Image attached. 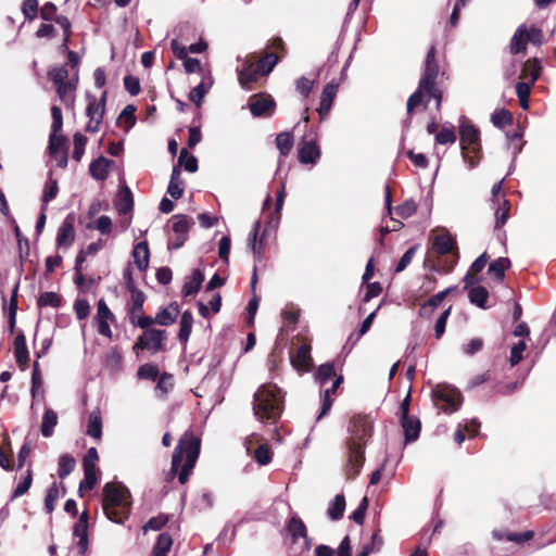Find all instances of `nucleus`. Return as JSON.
I'll return each instance as SVG.
<instances>
[{"label": "nucleus", "mask_w": 556, "mask_h": 556, "mask_svg": "<svg viewBox=\"0 0 556 556\" xmlns=\"http://www.w3.org/2000/svg\"><path fill=\"white\" fill-rule=\"evenodd\" d=\"M204 280V275L200 269H194L190 277L185 281L182 287V293L186 296L195 294Z\"/></svg>", "instance_id": "obj_30"}, {"label": "nucleus", "mask_w": 556, "mask_h": 556, "mask_svg": "<svg viewBox=\"0 0 556 556\" xmlns=\"http://www.w3.org/2000/svg\"><path fill=\"white\" fill-rule=\"evenodd\" d=\"M48 76L54 85L66 83L68 78V71L65 66L54 67L49 71Z\"/></svg>", "instance_id": "obj_61"}, {"label": "nucleus", "mask_w": 556, "mask_h": 556, "mask_svg": "<svg viewBox=\"0 0 556 556\" xmlns=\"http://www.w3.org/2000/svg\"><path fill=\"white\" fill-rule=\"evenodd\" d=\"M132 206L134 198L131 190L127 186H124L118 192L116 208L119 214H127L132 210Z\"/></svg>", "instance_id": "obj_34"}, {"label": "nucleus", "mask_w": 556, "mask_h": 556, "mask_svg": "<svg viewBox=\"0 0 556 556\" xmlns=\"http://www.w3.org/2000/svg\"><path fill=\"white\" fill-rule=\"evenodd\" d=\"M526 348L527 345L525 341H519L511 348L509 355V363L511 366L519 364V362L522 359Z\"/></svg>", "instance_id": "obj_63"}, {"label": "nucleus", "mask_w": 556, "mask_h": 556, "mask_svg": "<svg viewBox=\"0 0 556 556\" xmlns=\"http://www.w3.org/2000/svg\"><path fill=\"white\" fill-rule=\"evenodd\" d=\"M434 405L445 414H453L463 403L462 393L451 386L439 384L432 391Z\"/></svg>", "instance_id": "obj_8"}, {"label": "nucleus", "mask_w": 556, "mask_h": 556, "mask_svg": "<svg viewBox=\"0 0 556 556\" xmlns=\"http://www.w3.org/2000/svg\"><path fill=\"white\" fill-rule=\"evenodd\" d=\"M67 140L64 136L59 135V132H53L51 130L49 137V151L52 157H58L61 151H66Z\"/></svg>", "instance_id": "obj_44"}, {"label": "nucleus", "mask_w": 556, "mask_h": 556, "mask_svg": "<svg viewBox=\"0 0 556 556\" xmlns=\"http://www.w3.org/2000/svg\"><path fill=\"white\" fill-rule=\"evenodd\" d=\"M138 377L146 380H156L159 377V368L156 365L147 363L139 367Z\"/></svg>", "instance_id": "obj_55"}, {"label": "nucleus", "mask_w": 556, "mask_h": 556, "mask_svg": "<svg viewBox=\"0 0 556 556\" xmlns=\"http://www.w3.org/2000/svg\"><path fill=\"white\" fill-rule=\"evenodd\" d=\"M313 86H314V80L308 79L304 76L300 77L295 81V90L304 98H307L311 94V92L313 90Z\"/></svg>", "instance_id": "obj_62"}, {"label": "nucleus", "mask_w": 556, "mask_h": 556, "mask_svg": "<svg viewBox=\"0 0 556 556\" xmlns=\"http://www.w3.org/2000/svg\"><path fill=\"white\" fill-rule=\"evenodd\" d=\"M311 362V346L307 344L301 345L296 354L291 356V364L296 370H308Z\"/></svg>", "instance_id": "obj_24"}, {"label": "nucleus", "mask_w": 556, "mask_h": 556, "mask_svg": "<svg viewBox=\"0 0 556 556\" xmlns=\"http://www.w3.org/2000/svg\"><path fill=\"white\" fill-rule=\"evenodd\" d=\"M438 74L439 66L435 62V48L432 46L426 56L425 71L422 77L420 78L419 86L407 100L406 109L408 114H410L413 110L421 103L422 92H426L428 97L435 99V106L437 109H440L442 93L435 87Z\"/></svg>", "instance_id": "obj_5"}, {"label": "nucleus", "mask_w": 556, "mask_h": 556, "mask_svg": "<svg viewBox=\"0 0 556 556\" xmlns=\"http://www.w3.org/2000/svg\"><path fill=\"white\" fill-rule=\"evenodd\" d=\"M337 92V84L329 83L324 87L320 96L319 106L317 108V112L321 118L327 117L330 113Z\"/></svg>", "instance_id": "obj_15"}, {"label": "nucleus", "mask_w": 556, "mask_h": 556, "mask_svg": "<svg viewBox=\"0 0 556 556\" xmlns=\"http://www.w3.org/2000/svg\"><path fill=\"white\" fill-rule=\"evenodd\" d=\"M299 162L302 164L314 165L320 159V149L315 139H303L298 148Z\"/></svg>", "instance_id": "obj_12"}, {"label": "nucleus", "mask_w": 556, "mask_h": 556, "mask_svg": "<svg viewBox=\"0 0 556 556\" xmlns=\"http://www.w3.org/2000/svg\"><path fill=\"white\" fill-rule=\"evenodd\" d=\"M74 141V150H73V159L79 162L85 152V146L87 143V137L80 132H76L73 137Z\"/></svg>", "instance_id": "obj_54"}, {"label": "nucleus", "mask_w": 556, "mask_h": 556, "mask_svg": "<svg viewBox=\"0 0 556 556\" xmlns=\"http://www.w3.org/2000/svg\"><path fill=\"white\" fill-rule=\"evenodd\" d=\"M74 535L78 538L80 554H85L88 548V513L83 511L78 521L74 526Z\"/></svg>", "instance_id": "obj_19"}, {"label": "nucleus", "mask_w": 556, "mask_h": 556, "mask_svg": "<svg viewBox=\"0 0 556 556\" xmlns=\"http://www.w3.org/2000/svg\"><path fill=\"white\" fill-rule=\"evenodd\" d=\"M278 63V56L275 53H266L256 64L261 75H268L276 64Z\"/></svg>", "instance_id": "obj_48"}, {"label": "nucleus", "mask_w": 556, "mask_h": 556, "mask_svg": "<svg viewBox=\"0 0 556 556\" xmlns=\"http://www.w3.org/2000/svg\"><path fill=\"white\" fill-rule=\"evenodd\" d=\"M283 409V393L276 384L266 383L254 394L253 410L261 422H276Z\"/></svg>", "instance_id": "obj_4"}, {"label": "nucleus", "mask_w": 556, "mask_h": 556, "mask_svg": "<svg viewBox=\"0 0 556 556\" xmlns=\"http://www.w3.org/2000/svg\"><path fill=\"white\" fill-rule=\"evenodd\" d=\"M105 99L106 92H103L99 101H97L94 97H89V102L86 111L87 116L89 117V122L86 126L87 131H98L104 114Z\"/></svg>", "instance_id": "obj_11"}, {"label": "nucleus", "mask_w": 556, "mask_h": 556, "mask_svg": "<svg viewBox=\"0 0 556 556\" xmlns=\"http://www.w3.org/2000/svg\"><path fill=\"white\" fill-rule=\"evenodd\" d=\"M453 288H447L431 296L420 308L421 316H430L434 308L444 300Z\"/></svg>", "instance_id": "obj_41"}, {"label": "nucleus", "mask_w": 556, "mask_h": 556, "mask_svg": "<svg viewBox=\"0 0 556 556\" xmlns=\"http://www.w3.org/2000/svg\"><path fill=\"white\" fill-rule=\"evenodd\" d=\"M22 12L26 21H33L38 15V0H24Z\"/></svg>", "instance_id": "obj_58"}, {"label": "nucleus", "mask_w": 556, "mask_h": 556, "mask_svg": "<svg viewBox=\"0 0 556 556\" xmlns=\"http://www.w3.org/2000/svg\"><path fill=\"white\" fill-rule=\"evenodd\" d=\"M113 165L111 160L100 156L92 161L89 166L90 175L97 180H105L109 176V168Z\"/></svg>", "instance_id": "obj_25"}, {"label": "nucleus", "mask_w": 556, "mask_h": 556, "mask_svg": "<svg viewBox=\"0 0 556 556\" xmlns=\"http://www.w3.org/2000/svg\"><path fill=\"white\" fill-rule=\"evenodd\" d=\"M401 426L404 431L405 443H410L419 438L421 424L415 416L401 418Z\"/></svg>", "instance_id": "obj_21"}, {"label": "nucleus", "mask_w": 556, "mask_h": 556, "mask_svg": "<svg viewBox=\"0 0 556 556\" xmlns=\"http://www.w3.org/2000/svg\"><path fill=\"white\" fill-rule=\"evenodd\" d=\"M275 106V100L270 96L252 97L249 101V108L254 117L273 115Z\"/></svg>", "instance_id": "obj_13"}, {"label": "nucleus", "mask_w": 556, "mask_h": 556, "mask_svg": "<svg viewBox=\"0 0 556 556\" xmlns=\"http://www.w3.org/2000/svg\"><path fill=\"white\" fill-rule=\"evenodd\" d=\"M417 212V204L414 200H406L396 207V214L402 218H408Z\"/></svg>", "instance_id": "obj_60"}, {"label": "nucleus", "mask_w": 556, "mask_h": 556, "mask_svg": "<svg viewBox=\"0 0 556 556\" xmlns=\"http://www.w3.org/2000/svg\"><path fill=\"white\" fill-rule=\"evenodd\" d=\"M146 296L142 291L134 290L131 292V307H130V317H136L143 311V303Z\"/></svg>", "instance_id": "obj_53"}, {"label": "nucleus", "mask_w": 556, "mask_h": 556, "mask_svg": "<svg viewBox=\"0 0 556 556\" xmlns=\"http://www.w3.org/2000/svg\"><path fill=\"white\" fill-rule=\"evenodd\" d=\"M260 227H261V224H260L258 220H256L254 223L252 231H251V233L249 235V238H248V247L251 249V251H252L256 262L261 261L262 253H263V245H262V243H260V244L256 243V238H257V235H258Z\"/></svg>", "instance_id": "obj_45"}, {"label": "nucleus", "mask_w": 556, "mask_h": 556, "mask_svg": "<svg viewBox=\"0 0 556 556\" xmlns=\"http://www.w3.org/2000/svg\"><path fill=\"white\" fill-rule=\"evenodd\" d=\"M178 316V306L170 305L161 309L155 316V324L161 326H169L175 323Z\"/></svg>", "instance_id": "obj_40"}, {"label": "nucleus", "mask_w": 556, "mask_h": 556, "mask_svg": "<svg viewBox=\"0 0 556 556\" xmlns=\"http://www.w3.org/2000/svg\"><path fill=\"white\" fill-rule=\"evenodd\" d=\"M200 439L187 431L174 450L170 471L178 475L181 484L188 480L190 471L195 465L200 454Z\"/></svg>", "instance_id": "obj_2"}, {"label": "nucleus", "mask_w": 556, "mask_h": 556, "mask_svg": "<svg viewBox=\"0 0 556 556\" xmlns=\"http://www.w3.org/2000/svg\"><path fill=\"white\" fill-rule=\"evenodd\" d=\"M58 465V475L61 479H64L74 470L76 460L70 454H63L60 456Z\"/></svg>", "instance_id": "obj_47"}, {"label": "nucleus", "mask_w": 556, "mask_h": 556, "mask_svg": "<svg viewBox=\"0 0 556 556\" xmlns=\"http://www.w3.org/2000/svg\"><path fill=\"white\" fill-rule=\"evenodd\" d=\"M491 122L495 127L503 129L505 126L513 124V115L508 110L501 109L491 115Z\"/></svg>", "instance_id": "obj_49"}, {"label": "nucleus", "mask_w": 556, "mask_h": 556, "mask_svg": "<svg viewBox=\"0 0 556 556\" xmlns=\"http://www.w3.org/2000/svg\"><path fill=\"white\" fill-rule=\"evenodd\" d=\"M345 510V497L343 494H337L327 508V516L330 520L337 521L342 518Z\"/></svg>", "instance_id": "obj_33"}, {"label": "nucleus", "mask_w": 556, "mask_h": 556, "mask_svg": "<svg viewBox=\"0 0 556 556\" xmlns=\"http://www.w3.org/2000/svg\"><path fill=\"white\" fill-rule=\"evenodd\" d=\"M172 222L173 235L168 240V249L178 250L187 241L193 220L185 214H176L172 217Z\"/></svg>", "instance_id": "obj_9"}, {"label": "nucleus", "mask_w": 556, "mask_h": 556, "mask_svg": "<svg viewBox=\"0 0 556 556\" xmlns=\"http://www.w3.org/2000/svg\"><path fill=\"white\" fill-rule=\"evenodd\" d=\"M459 137L463 160L469 168H473L480 160V131L475 125L463 119L459 125Z\"/></svg>", "instance_id": "obj_6"}, {"label": "nucleus", "mask_w": 556, "mask_h": 556, "mask_svg": "<svg viewBox=\"0 0 556 556\" xmlns=\"http://www.w3.org/2000/svg\"><path fill=\"white\" fill-rule=\"evenodd\" d=\"M173 544L168 533H161L152 548V556H167Z\"/></svg>", "instance_id": "obj_42"}, {"label": "nucleus", "mask_w": 556, "mask_h": 556, "mask_svg": "<svg viewBox=\"0 0 556 556\" xmlns=\"http://www.w3.org/2000/svg\"><path fill=\"white\" fill-rule=\"evenodd\" d=\"M457 137L454 130L443 127L435 136V141L439 144L454 143Z\"/></svg>", "instance_id": "obj_64"}, {"label": "nucleus", "mask_w": 556, "mask_h": 556, "mask_svg": "<svg viewBox=\"0 0 556 556\" xmlns=\"http://www.w3.org/2000/svg\"><path fill=\"white\" fill-rule=\"evenodd\" d=\"M103 365L111 374L117 372L122 367V354L117 348H112L104 357Z\"/></svg>", "instance_id": "obj_39"}, {"label": "nucleus", "mask_w": 556, "mask_h": 556, "mask_svg": "<svg viewBox=\"0 0 556 556\" xmlns=\"http://www.w3.org/2000/svg\"><path fill=\"white\" fill-rule=\"evenodd\" d=\"M214 84L213 76L210 72L203 74L202 81L199 83L190 92L189 100L198 108L201 106L204 96L208 92Z\"/></svg>", "instance_id": "obj_18"}, {"label": "nucleus", "mask_w": 556, "mask_h": 556, "mask_svg": "<svg viewBox=\"0 0 556 556\" xmlns=\"http://www.w3.org/2000/svg\"><path fill=\"white\" fill-rule=\"evenodd\" d=\"M61 295L55 292H43L38 298L37 304L39 307H53L56 308L61 305Z\"/></svg>", "instance_id": "obj_51"}, {"label": "nucleus", "mask_w": 556, "mask_h": 556, "mask_svg": "<svg viewBox=\"0 0 556 556\" xmlns=\"http://www.w3.org/2000/svg\"><path fill=\"white\" fill-rule=\"evenodd\" d=\"M432 248L439 255H446L456 249V239L447 230H443L433 237Z\"/></svg>", "instance_id": "obj_16"}, {"label": "nucleus", "mask_w": 556, "mask_h": 556, "mask_svg": "<svg viewBox=\"0 0 556 556\" xmlns=\"http://www.w3.org/2000/svg\"><path fill=\"white\" fill-rule=\"evenodd\" d=\"M528 42H529L528 26L526 24H521L515 30V33L510 39V43H509L510 53L518 54L520 52L526 51Z\"/></svg>", "instance_id": "obj_20"}, {"label": "nucleus", "mask_w": 556, "mask_h": 556, "mask_svg": "<svg viewBox=\"0 0 556 556\" xmlns=\"http://www.w3.org/2000/svg\"><path fill=\"white\" fill-rule=\"evenodd\" d=\"M60 496V491L56 483H53L47 491L45 498V509L48 514L54 510L55 502Z\"/></svg>", "instance_id": "obj_56"}, {"label": "nucleus", "mask_w": 556, "mask_h": 556, "mask_svg": "<svg viewBox=\"0 0 556 556\" xmlns=\"http://www.w3.org/2000/svg\"><path fill=\"white\" fill-rule=\"evenodd\" d=\"M508 140V149L511 151L513 161L516 156L522 151L523 141H522V132L516 131L513 134H507Z\"/></svg>", "instance_id": "obj_52"}, {"label": "nucleus", "mask_w": 556, "mask_h": 556, "mask_svg": "<svg viewBox=\"0 0 556 556\" xmlns=\"http://www.w3.org/2000/svg\"><path fill=\"white\" fill-rule=\"evenodd\" d=\"M59 191L58 181L56 179L52 178V172L49 173V177L46 181L43 194H42V203L43 207H47L48 203L52 201Z\"/></svg>", "instance_id": "obj_46"}, {"label": "nucleus", "mask_w": 556, "mask_h": 556, "mask_svg": "<svg viewBox=\"0 0 556 556\" xmlns=\"http://www.w3.org/2000/svg\"><path fill=\"white\" fill-rule=\"evenodd\" d=\"M56 425L58 414L51 408L46 409L42 416V422L40 427L42 437L50 438L53 434Z\"/></svg>", "instance_id": "obj_35"}, {"label": "nucleus", "mask_w": 556, "mask_h": 556, "mask_svg": "<svg viewBox=\"0 0 556 556\" xmlns=\"http://www.w3.org/2000/svg\"><path fill=\"white\" fill-rule=\"evenodd\" d=\"M542 72V66L538 58L529 59L525 62L520 73V81L516 84V94L519 104L523 110L529 109V96L532 86L539 79Z\"/></svg>", "instance_id": "obj_7"}, {"label": "nucleus", "mask_w": 556, "mask_h": 556, "mask_svg": "<svg viewBox=\"0 0 556 556\" xmlns=\"http://www.w3.org/2000/svg\"><path fill=\"white\" fill-rule=\"evenodd\" d=\"M55 87H56V93L63 102H70L73 100L72 94L75 90V86L72 83H70V81L62 83V84L55 85Z\"/></svg>", "instance_id": "obj_59"}, {"label": "nucleus", "mask_w": 556, "mask_h": 556, "mask_svg": "<svg viewBox=\"0 0 556 556\" xmlns=\"http://www.w3.org/2000/svg\"><path fill=\"white\" fill-rule=\"evenodd\" d=\"M97 484V468L85 460L84 463V479L79 483V491L92 490Z\"/></svg>", "instance_id": "obj_37"}, {"label": "nucleus", "mask_w": 556, "mask_h": 556, "mask_svg": "<svg viewBox=\"0 0 556 556\" xmlns=\"http://www.w3.org/2000/svg\"><path fill=\"white\" fill-rule=\"evenodd\" d=\"M334 376L336 370L331 363L320 365L315 374V378L321 387H324Z\"/></svg>", "instance_id": "obj_50"}, {"label": "nucleus", "mask_w": 556, "mask_h": 556, "mask_svg": "<svg viewBox=\"0 0 556 556\" xmlns=\"http://www.w3.org/2000/svg\"><path fill=\"white\" fill-rule=\"evenodd\" d=\"M289 533L291 534L293 541L299 540L300 538L305 540L306 548L311 547V539L307 538L306 534V526L299 517H292L287 526Z\"/></svg>", "instance_id": "obj_28"}, {"label": "nucleus", "mask_w": 556, "mask_h": 556, "mask_svg": "<svg viewBox=\"0 0 556 556\" xmlns=\"http://www.w3.org/2000/svg\"><path fill=\"white\" fill-rule=\"evenodd\" d=\"M372 419L367 415L354 416L349 426V462L356 473L364 460V445L372 434Z\"/></svg>", "instance_id": "obj_3"}, {"label": "nucleus", "mask_w": 556, "mask_h": 556, "mask_svg": "<svg viewBox=\"0 0 556 556\" xmlns=\"http://www.w3.org/2000/svg\"><path fill=\"white\" fill-rule=\"evenodd\" d=\"M237 73L239 84L244 89H249L250 85L255 83L261 75L251 62H245L242 68L237 70Z\"/></svg>", "instance_id": "obj_23"}, {"label": "nucleus", "mask_w": 556, "mask_h": 556, "mask_svg": "<svg viewBox=\"0 0 556 556\" xmlns=\"http://www.w3.org/2000/svg\"><path fill=\"white\" fill-rule=\"evenodd\" d=\"M187 155V151L184 149L180 153L178 162H181L182 156ZM184 181L181 179L180 163L175 165L172 170L170 180L167 186V193L174 199H180L184 194Z\"/></svg>", "instance_id": "obj_14"}, {"label": "nucleus", "mask_w": 556, "mask_h": 556, "mask_svg": "<svg viewBox=\"0 0 556 556\" xmlns=\"http://www.w3.org/2000/svg\"><path fill=\"white\" fill-rule=\"evenodd\" d=\"M14 354L20 368L25 370L28 362V350L26 346V338L22 332L15 337Z\"/></svg>", "instance_id": "obj_27"}, {"label": "nucleus", "mask_w": 556, "mask_h": 556, "mask_svg": "<svg viewBox=\"0 0 556 556\" xmlns=\"http://www.w3.org/2000/svg\"><path fill=\"white\" fill-rule=\"evenodd\" d=\"M510 267V261L507 257H498L489 264L488 273L496 280L502 281L505 271Z\"/></svg>", "instance_id": "obj_32"}, {"label": "nucleus", "mask_w": 556, "mask_h": 556, "mask_svg": "<svg viewBox=\"0 0 556 556\" xmlns=\"http://www.w3.org/2000/svg\"><path fill=\"white\" fill-rule=\"evenodd\" d=\"M343 381V378L342 376H339L337 377L331 387L329 388H326L323 393H321V407H320V412L317 416V420L321 419L324 416H326L331 406H332V403H333V397H332V394L336 392V390L340 387V384L342 383Z\"/></svg>", "instance_id": "obj_22"}, {"label": "nucleus", "mask_w": 556, "mask_h": 556, "mask_svg": "<svg viewBox=\"0 0 556 556\" xmlns=\"http://www.w3.org/2000/svg\"><path fill=\"white\" fill-rule=\"evenodd\" d=\"M86 433L92 439L100 440L102 435V420L99 408L92 410L88 418Z\"/></svg>", "instance_id": "obj_31"}, {"label": "nucleus", "mask_w": 556, "mask_h": 556, "mask_svg": "<svg viewBox=\"0 0 556 556\" xmlns=\"http://www.w3.org/2000/svg\"><path fill=\"white\" fill-rule=\"evenodd\" d=\"M31 481H33L31 470L27 469L26 476L16 485L11 498L14 500V498H17V497L24 495L29 490V488L31 485Z\"/></svg>", "instance_id": "obj_57"}, {"label": "nucleus", "mask_w": 556, "mask_h": 556, "mask_svg": "<svg viewBox=\"0 0 556 556\" xmlns=\"http://www.w3.org/2000/svg\"><path fill=\"white\" fill-rule=\"evenodd\" d=\"M134 263L141 271L146 270L149 266V247L147 241H141L135 245L132 250Z\"/></svg>", "instance_id": "obj_26"}, {"label": "nucleus", "mask_w": 556, "mask_h": 556, "mask_svg": "<svg viewBox=\"0 0 556 556\" xmlns=\"http://www.w3.org/2000/svg\"><path fill=\"white\" fill-rule=\"evenodd\" d=\"M468 299L471 304H475L480 308H485L489 299V292L482 286H473L469 288Z\"/></svg>", "instance_id": "obj_36"}, {"label": "nucleus", "mask_w": 556, "mask_h": 556, "mask_svg": "<svg viewBox=\"0 0 556 556\" xmlns=\"http://www.w3.org/2000/svg\"><path fill=\"white\" fill-rule=\"evenodd\" d=\"M193 326V315L190 311H185L180 318L178 339L186 346L190 338Z\"/></svg>", "instance_id": "obj_29"}, {"label": "nucleus", "mask_w": 556, "mask_h": 556, "mask_svg": "<svg viewBox=\"0 0 556 556\" xmlns=\"http://www.w3.org/2000/svg\"><path fill=\"white\" fill-rule=\"evenodd\" d=\"M275 142L280 155L287 156L294 144L293 134L291 131L280 132L277 135Z\"/></svg>", "instance_id": "obj_38"}, {"label": "nucleus", "mask_w": 556, "mask_h": 556, "mask_svg": "<svg viewBox=\"0 0 556 556\" xmlns=\"http://www.w3.org/2000/svg\"><path fill=\"white\" fill-rule=\"evenodd\" d=\"M495 203L497 204L495 210V229L498 230L506 224L510 206L504 195H502V201L497 200Z\"/></svg>", "instance_id": "obj_43"}, {"label": "nucleus", "mask_w": 556, "mask_h": 556, "mask_svg": "<svg viewBox=\"0 0 556 556\" xmlns=\"http://www.w3.org/2000/svg\"><path fill=\"white\" fill-rule=\"evenodd\" d=\"M165 330L147 329L134 345V351L139 354L140 350H148L151 353H156L163 349L165 340Z\"/></svg>", "instance_id": "obj_10"}, {"label": "nucleus", "mask_w": 556, "mask_h": 556, "mask_svg": "<svg viewBox=\"0 0 556 556\" xmlns=\"http://www.w3.org/2000/svg\"><path fill=\"white\" fill-rule=\"evenodd\" d=\"M102 508L111 521L123 523L130 514L131 495L121 482H108L103 486Z\"/></svg>", "instance_id": "obj_1"}, {"label": "nucleus", "mask_w": 556, "mask_h": 556, "mask_svg": "<svg viewBox=\"0 0 556 556\" xmlns=\"http://www.w3.org/2000/svg\"><path fill=\"white\" fill-rule=\"evenodd\" d=\"M75 239L74 218L68 215L64 218L56 233V247H70Z\"/></svg>", "instance_id": "obj_17"}]
</instances>
